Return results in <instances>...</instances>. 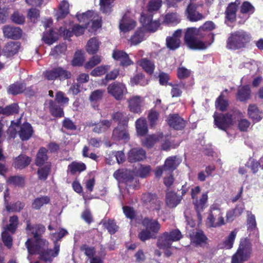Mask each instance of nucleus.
Listing matches in <instances>:
<instances>
[{
    "instance_id": "0eeeda50",
    "label": "nucleus",
    "mask_w": 263,
    "mask_h": 263,
    "mask_svg": "<svg viewBox=\"0 0 263 263\" xmlns=\"http://www.w3.org/2000/svg\"><path fill=\"white\" fill-rule=\"evenodd\" d=\"M26 230L27 232H30L32 235L35 243L34 245H39L40 243L44 245L47 243V240L43 238V235L46 231L45 227L41 223L31 224L30 220H27Z\"/></svg>"
},
{
    "instance_id": "6e6552de",
    "label": "nucleus",
    "mask_w": 263,
    "mask_h": 263,
    "mask_svg": "<svg viewBox=\"0 0 263 263\" xmlns=\"http://www.w3.org/2000/svg\"><path fill=\"white\" fill-rule=\"evenodd\" d=\"M43 75L46 79L49 81L56 79L64 81L70 79L72 76L70 71L60 66L53 68L51 70H46L43 72Z\"/></svg>"
},
{
    "instance_id": "f257e3e1",
    "label": "nucleus",
    "mask_w": 263,
    "mask_h": 263,
    "mask_svg": "<svg viewBox=\"0 0 263 263\" xmlns=\"http://www.w3.org/2000/svg\"><path fill=\"white\" fill-rule=\"evenodd\" d=\"M49 242L47 241V243L44 245L37 244L33 245L32 239L29 238L25 242V246L27 249L29 254H38L39 260L45 262H52L53 258L57 257L59 253L58 251L56 253L55 247L54 246L53 249H48Z\"/></svg>"
},
{
    "instance_id": "69168bd1",
    "label": "nucleus",
    "mask_w": 263,
    "mask_h": 263,
    "mask_svg": "<svg viewBox=\"0 0 263 263\" xmlns=\"http://www.w3.org/2000/svg\"><path fill=\"white\" fill-rule=\"evenodd\" d=\"M103 226L111 235L114 234L118 231V226L116 224L114 220L108 219L103 222Z\"/></svg>"
},
{
    "instance_id": "37998d69",
    "label": "nucleus",
    "mask_w": 263,
    "mask_h": 263,
    "mask_svg": "<svg viewBox=\"0 0 263 263\" xmlns=\"http://www.w3.org/2000/svg\"><path fill=\"white\" fill-rule=\"evenodd\" d=\"M7 181L9 184L22 187L25 184V177L22 175L11 176Z\"/></svg>"
},
{
    "instance_id": "4468645a",
    "label": "nucleus",
    "mask_w": 263,
    "mask_h": 263,
    "mask_svg": "<svg viewBox=\"0 0 263 263\" xmlns=\"http://www.w3.org/2000/svg\"><path fill=\"white\" fill-rule=\"evenodd\" d=\"M112 59L120 62L119 65L123 67H127L134 64V62L129 55L124 50L114 49L112 53Z\"/></svg>"
},
{
    "instance_id": "052dcab7",
    "label": "nucleus",
    "mask_w": 263,
    "mask_h": 263,
    "mask_svg": "<svg viewBox=\"0 0 263 263\" xmlns=\"http://www.w3.org/2000/svg\"><path fill=\"white\" fill-rule=\"evenodd\" d=\"M119 75V69L117 68L114 69L109 72H107L105 78L102 80V84L106 85L110 81L115 80Z\"/></svg>"
},
{
    "instance_id": "ea45409f",
    "label": "nucleus",
    "mask_w": 263,
    "mask_h": 263,
    "mask_svg": "<svg viewBox=\"0 0 263 263\" xmlns=\"http://www.w3.org/2000/svg\"><path fill=\"white\" fill-rule=\"evenodd\" d=\"M136 127L137 134L139 136H145L148 132L147 122L144 118H139L136 121Z\"/></svg>"
},
{
    "instance_id": "412c9836",
    "label": "nucleus",
    "mask_w": 263,
    "mask_h": 263,
    "mask_svg": "<svg viewBox=\"0 0 263 263\" xmlns=\"http://www.w3.org/2000/svg\"><path fill=\"white\" fill-rule=\"evenodd\" d=\"M34 133L33 128L30 123L27 122H24L17 132L20 139L23 141L29 140Z\"/></svg>"
},
{
    "instance_id": "864d4df0",
    "label": "nucleus",
    "mask_w": 263,
    "mask_h": 263,
    "mask_svg": "<svg viewBox=\"0 0 263 263\" xmlns=\"http://www.w3.org/2000/svg\"><path fill=\"white\" fill-rule=\"evenodd\" d=\"M160 116L159 112L155 108H153L148 111L147 119L151 127L155 126L157 124Z\"/></svg>"
},
{
    "instance_id": "c9c22d12",
    "label": "nucleus",
    "mask_w": 263,
    "mask_h": 263,
    "mask_svg": "<svg viewBox=\"0 0 263 263\" xmlns=\"http://www.w3.org/2000/svg\"><path fill=\"white\" fill-rule=\"evenodd\" d=\"M139 65L145 72L152 75L155 69L154 63L147 58H142L139 61Z\"/></svg>"
},
{
    "instance_id": "8fccbe9b",
    "label": "nucleus",
    "mask_w": 263,
    "mask_h": 263,
    "mask_svg": "<svg viewBox=\"0 0 263 263\" xmlns=\"http://www.w3.org/2000/svg\"><path fill=\"white\" fill-rule=\"evenodd\" d=\"M68 168L72 175L75 174L77 172H82L86 169V165L83 162L73 161L69 164Z\"/></svg>"
},
{
    "instance_id": "2f4dec72",
    "label": "nucleus",
    "mask_w": 263,
    "mask_h": 263,
    "mask_svg": "<svg viewBox=\"0 0 263 263\" xmlns=\"http://www.w3.org/2000/svg\"><path fill=\"white\" fill-rule=\"evenodd\" d=\"M191 239L196 246H201L207 243L208 237L202 230H198L194 235L191 236Z\"/></svg>"
},
{
    "instance_id": "2eb2a0df",
    "label": "nucleus",
    "mask_w": 263,
    "mask_h": 263,
    "mask_svg": "<svg viewBox=\"0 0 263 263\" xmlns=\"http://www.w3.org/2000/svg\"><path fill=\"white\" fill-rule=\"evenodd\" d=\"M167 124L175 130H182L186 125V121L178 114H170L167 118Z\"/></svg>"
},
{
    "instance_id": "e2e57ef3",
    "label": "nucleus",
    "mask_w": 263,
    "mask_h": 263,
    "mask_svg": "<svg viewBox=\"0 0 263 263\" xmlns=\"http://www.w3.org/2000/svg\"><path fill=\"white\" fill-rule=\"evenodd\" d=\"M237 232L235 230L232 231L229 235L226 238L223 242V245L224 248L227 249H230L233 246L234 240L236 237Z\"/></svg>"
},
{
    "instance_id": "f704fd0d",
    "label": "nucleus",
    "mask_w": 263,
    "mask_h": 263,
    "mask_svg": "<svg viewBox=\"0 0 263 263\" xmlns=\"http://www.w3.org/2000/svg\"><path fill=\"white\" fill-rule=\"evenodd\" d=\"M168 85L172 87L171 94L173 98L180 97L182 93L181 89H186L187 88V85L182 81H180L179 83L175 84L170 83L168 84Z\"/></svg>"
},
{
    "instance_id": "4c0bfd02",
    "label": "nucleus",
    "mask_w": 263,
    "mask_h": 263,
    "mask_svg": "<svg viewBox=\"0 0 263 263\" xmlns=\"http://www.w3.org/2000/svg\"><path fill=\"white\" fill-rule=\"evenodd\" d=\"M100 42L99 40L93 37L90 39L87 42L86 49L89 54H95L99 50Z\"/></svg>"
},
{
    "instance_id": "bf43d9fd",
    "label": "nucleus",
    "mask_w": 263,
    "mask_h": 263,
    "mask_svg": "<svg viewBox=\"0 0 263 263\" xmlns=\"http://www.w3.org/2000/svg\"><path fill=\"white\" fill-rule=\"evenodd\" d=\"M162 6L161 0H151L147 4V11L146 14H152L154 11H158Z\"/></svg>"
},
{
    "instance_id": "473e14b6",
    "label": "nucleus",
    "mask_w": 263,
    "mask_h": 263,
    "mask_svg": "<svg viewBox=\"0 0 263 263\" xmlns=\"http://www.w3.org/2000/svg\"><path fill=\"white\" fill-rule=\"evenodd\" d=\"M48 150L44 147H41L36 154L35 164L37 166H43L48 159Z\"/></svg>"
},
{
    "instance_id": "79ce46f5",
    "label": "nucleus",
    "mask_w": 263,
    "mask_h": 263,
    "mask_svg": "<svg viewBox=\"0 0 263 263\" xmlns=\"http://www.w3.org/2000/svg\"><path fill=\"white\" fill-rule=\"evenodd\" d=\"M172 241L167 237V234L163 233L158 238L157 242V246L160 249L171 248L172 245Z\"/></svg>"
},
{
    "instance_id": "0e129e2a",
    "label": "nucleus",
    "mask_w": 263,
    "mask_h": 263,
    "mask_svg": "<svg viewBox=\"0 0 263 263\" xmlns=\"http://www.w3.org/2000/svg\"><path fill=\"white\" fill-rule=\"evenodd\" d=\"M164 233L167 234L168 238L172 242L179 241L183 237L180 231L178 229H173L170 232H165Z\"/></svg>"
},
{
    "instance_id": "9b49d317",
    "label": "nucleus",
    "mask_w": 263,
    "mask_h": 263,
    "mask_svg": "<svg viewBox=\"0 0 263 263\" xmlns=\"http://www.w3.org/2000/svg\"><path fill=\"white\" fill-rule=\"evenodd\" d=\"M153 14H145L142 13L140 18V21L143 27L149 32H155L160 26V23L159 20H153Z\"/></svg>"
},
{
    "instance_id": "f8f14e48",
    "label": "nucleus",
    "mask_w": 263,
    "mask_h": 263,
    "mask_svg": "<svg viewBox=\"0 0 263 263\" xmlns=\"http://www.w3.org/2000/svg\"><path fill=\"white\" fill-rule=\"evenodd\" d=\"M107 91L116 100H121L124 95L127 93V89L124 83L116 81L108 85Z\"/></svg>"
},
{
    "instance_id": "09e8293b",
    "label": "nucleus",
    "mask_w": 263,
    "mask_h": 263,
    "mask_svg": "<svg viewBox=\"0 0 263 263\" xmlns=\"http://www.w3.org/2000/svg\"><path fill=\"white\" fill-rule=\"evenodd\" d=\"M19 221L18 217L17 215H13L10 216L9 219V223L6 226V231L14 234L18 226Z\"/></svg>"
},
{
    "instance_id": "4d7b16f0",
    "label": "nucleus",
    "mask_w": 263,
    "mask_h": 263,
    "mask_svg": "<svg viewBox=\"0 0 263 263\" xmlns=\"http://www.w3.org/2000/svg\"><path fill=\"white\" fill-rule=\"evenodd\" d=\"M93 15V12L92 11H87L82 14H77L76 16L80 23H84L85 26L87 27L89 24Z\"/></svg>"
},
{
    "instance_id": "338daca9",
    "label": "nucleus",
    "mask_w": 263,
    "mask_h": 263,
    "mask_svg": "<svg viewBox=\"0 0 263 263\" xmlns=\"http://www.w3.org/2000/svg\"><path fill=\"white\" fill-rule=\"evenodd\" d=\"M144 33L141 30H137L129 40L130 45H137L143 41Z\"/></svg>"
},
{
    "instance_id": "a19ab883",
    "label": "nucleus",
    "mask_w": 263,
    "mask_h": 263,
    "mask_svg": "<svg viewBox=\"0 0 263 263\" xmlns=\"http://www.w3.org/2000/svg\"><path fill=\"white\" fill-rule=\"evenodd\" d=\"M51 169V163H47L43 166H40L37 171L38 179L40 180L45 181L49 176Z\"/></svg>"
},
{
    "instance_id": "393cba45",
    "label": "nucleus",
    "mask_w": 263,
    "mask_h": 263,
    "mask_svg": "<svg viewBox=\"0 0 263 263\" xmlns=\"http://www.w3.org/2000/svg\"><path fill=\"white\" fill-rule=\"evenodd\" d=\"M21 48V44L18 42L10 41L3 47L2 52L4 55L7 58L11 57L16 54Z\"/></svg>"
},
{
    "instance_id": "c85d7f7f",
    "label": "nucleus",
    "mask_w": 263,
    "mask_h": 263,
    "mask_svg": "<svg viewBox=\"0 0 263 263\" xmlns=\"http://www.w3.org/2000/svg\"><path fill=\"white\" fill-rule=\"evenodd\" d=\"M180 163V161L178 159L177 157L173 156L167 158L163 165L165 172H168V173L172 174Z\"/></svg>"
},
{
    "instance_id": "1a4fd4ad",
    "label": "nucleus",
    "mask_w": 263,
    "mask_h": 263,
    "mask_svg": "<svg viewBox=\"0 0 263 263\" xmlns=\"http://www.w3.org/2000/svg\"><path fill=\"white\" fill-rule=\"evenodd\" d=\"M128 120L124 119L122 123L118 124L112 131V138L114 140L119 141H123L127 142L129 140V135L128 131Z\"/></svg>"
},
{
    "instance_id": "49530a36",
    "label": "nucleus",
    "mask_w": 263,
    "mask_h": 263,
    "mask_svg": "<svg viewBox=\"0 0 263 263\" xmlns=\"http://www.w3.org/2000/svg\"><path fill=\"white\" fill-rule=\"evenodd\" d=\"M248 114L249 118L256 122L259 121L261 119L260 111L257 106L255 104L249 105L248 109Z\"/></svg>"
},
{
    "instance_id": "9d476101",
    "label": "nucleus",
    "mask_w": 263,
    "mask_h": 263,
    "mask_svg": "<svg viewBox=\"0 0 263 263\" xmlns=\"http://www.w3.org/2000/svg\"><path fill=\"white\" fill-rule=\"evenodd\" d=\"M213 118L215 125L219 129L225 132H227L234 123L233 116L229 112L220 113L218 115H214Z\"/></svg>"
},
{
    "instance_id": "7c9ffc66",
    "label": "nucleus",
    "mask_w": 263,
    "mask_h": 263,
    "mask_svg": "<svg viewBox=\"0 0 263 263\" xmlns=\"http://www.w3.org/2000/svg\"><path fill=\"white\" fill-rule=\"evenodd\" d=\"M68 231L64 228H60L58 232L50 234L53 240V245L55 247L56 253L58 251H60V245L59 241H61V240L68 235Z\"/></svg>"
},
{
    "instance_id": "e433bc0d",
    "label": "nucleus",
    "mask_w": 263,
    "mask_h": 263,
    "mask_svg": "<svg viewBox=\"0 0 263 263\" xmlns=\"http://www.w3.org/2000/svg\"><path fill=\"white\" fill-rule=\"evenodd\" d=\"M148 83V80L146 79L145 75L142 72L137 73L130 79V84L133 86L138 85L144 86Z\"/></svg>"
},
{
    "instance_id": "5fc2aeb1",
    "label": "nucleus",
    "mask_w": 263,
    "mask_h": 263,
    "mask_svg": "<svg viewBox=\"0 0 263 263\" xmlns=\"http://www.w3.org/2000/svg\"><path fill=\"white\" fill-rule=\"evenodd\" d=\"M228 106V100L224 99V96L221 93L215 101L216 108L221 111H224L227 109Z\"/></svg>"
},
{
    "instance_id": "cd10ccee",
    "label": "nucleus",
    "mask_w": 263,
    "mask_h": 263,
    "mask_svg": "<svg viewBox=\"0 0 263 263\" xmlns=\"http://www.w3.org/2000/svg\"><path fill=\"white\" fill-rule=\"evenodd\" d=\"M48 104L49 112L52 117L60 118L64 116V106L51 100L49 101Z\"/></svg>"
},
{
    "instance_id": "b1692460",
    "label": "nucleus",
    "mask_w": 263,
    "mask_h": 263,
    "mask_svg": "<svg viewBox=\"0 0 263 263\" xmlns=\"http://www.w3.org/2000/svg\"><path fill=\"white\" fill-rule=\"evenodd\" d=\"M208 199V196L207 193H204L202 194L201 198L199 199L197 198L193 200V203L196 212H197V217L199 219H201V213L206 208V202Z\"/></svg>"
},
{
    "instance_id": "774afa93",
    "label": "nucleus",
    "mask_w": 263,
    "mask_h": 263,
    "mask_svg": "<svg viewBox=\"0 0 263 263\" xmlns=\"http://www.w3.org/2000/svg\"><path fill=\"white\" fill-rule=\"evenodd\" d=\"M163 22L167 24H177L180 20L177 13H170L165 15Z\"/></svg>"
},
{
    "instance_id": "6e6d98bb",
    "label": "nucleus",
    "mask_w": 263,
    "mask_h": 263,
    "mask_svg": "<svg viewBox=\"0 0 263 263\" xmlns=\"http://www.w3.org/2000/svg\"><path fill=\"white\" fill-rule=\"evenodd\" d=\"M4 115L9 116L19 112L20 107L17 103H13L4 107Z\"/></svg>"
},
{
    "instance_id": "4be33fe9",
    "label": "nucleus",
    "mask_w": 263,
    "mask_h": 263,
    "mask_svg": "<svg viewBox=\"0 0 263 263\" xmlns=\"http://www.w3.org/2000/svg\"><path fill=\"white\" fill-rule=\"evenodd\" d=\"M136 24V22L126 13L120 20L119 28L121 31L125 33L134 29Z\"/></svg>"
},
{
    "instance_id": "3c124183",
    "label": "nucleus",
    "mask_w": 263,
    "mask_h": 263,
    "mask_svg": "<svg viewBox=\"0 0 263 263\" xmlns=\"http://www.w3.org/2000/svg\"><path fill=\"white\" fill-rule=\"evenodd\" d=\"M215 218L213 214L211 212L209 214V215L207 218V220H206V224L210 227H214V228L218 227L221 226L222 225L224 224V223H225L224 221V218L222 216H220L218 218L217 222H215Z\"/></svg>"
},
{
    "instance_id": "58836bf2",
    "label": "nucleus",
    "mask_w": 263,
    "mask_h": 263,
    "mask_svg": "<svg viewBox=\"0 0 263 263\" xmlns=\"http://www.w3.org/2000/svg\"><path fill=\"white\" fill-rule=\"evenodd\" d=\"M50 198L48 196H41L35 198L32 202V208L34 210H40L44 205L48 204Z\"/></svg>"
},
{
    "instance_id": "a878e982",
    "label": "nucleus",
    "mask_w": 263,
    "mask_h": 263,
    "mask_svg": "<svg viewBox=\"0 0 263 263\" xmlns=\"http://www.w3.org/2000/svg\"><path fill=\"white\" fill-rule=\"evenodd\" d=\"M31 161V157L22 154L14 158L12 166L16 169L22 170L27 167Z\"/></svg>"
},
{
    "instance_id": "de8ad7c7",
    "label": "nucleus",
    "mask_w": 263,
    "mask_h": 263,
    "mask_svg": "<svg viewBox=\"0 0 263 263\" xmlns=\"http://www.w3.org/2000/svg\"><path fill=\"white\" fill-rule=\"evenodd\" d=\"M42 39L46 44L51 45L58 39V34L51 29L48 32H44Z\"/></svg>"
},
{
    "instance_id": "7ed1b4c3",
    "label": "nucleus",
    "mask_w": 263,
    "mask_h": 263,
    "mask_svg": "<svg viewBox=\"0 0 263 263\" xmlns=\"http://www.w3.org/2000/svg\"><path fill=\"white\" fill-rule=\"evenodd\" d=\"M251 36L243 30L230 34L227 40L226 47L230 50H239L245 48L251 41Z\"/></svg>"
},
{
    "instance_id": "72a5a7b5",
    "label": "nucleus",
    "mask_w": 263,
    "mask_h": 263,
    "mask_svg": "<svg viewBox=\"0 0 263 263\" xmlns=\"http://www.w3.org/2000/svg\"><path fill=\"white\" fill-rule=\"evenodd\" d=\"M25 89L26 84L17 81L9 86L7 91L8 93L14 96L23 93Z\"/></svg>"
},
{
    "instance_id": "603ef678",
    "label": "nucleus",
    "mask_w": 263,
    "mask_h": 263,
    "mask_svg": "<svg viewBox=\"0 0 263 263\" xmlns=\"http://www.w3.org/2000/svg\"><path fill=\"white\" fill-rule=\"evenodd\" d=\"M110 68L109 65H102L95 68L90 72V74L92 77H101L106 74Z\"/></svg>"
},
{
    "instance_id": "dca6fc26",
    "label": "nucleus",
    "mask_w": 263,
    "mask_h": 263,
    "mask_svg": "<svg viewBox=\"0 0 263 263\" xmlns=\"http://www.w3.org/2000/svg\"><path fill=\"white\" fill-rule=\"evenodd\" d=\"M215 25L212 21H206L199 28H196V31L200 34L202 38H204L205 36L210 37L211 40V43L209 45L211 44L214 40V35L210 32L215 28Z\"/></svg>"
},
{
    "instance_id": "ddd939ff",
    "label": "nucleus",
    "mask_w": 263,
    "mask_h": 263,
    "mask_svg": "<svg viewBox=\"0 0 263 263\" xmlns=\"http://www.w3.org/2000/svg\"><path fill=\"white\" fill-rule=\"evenodd\" d=\"M182 34L181 29H177L171 36H168L165 40L166 48L171 51H175L181 46V37Z\"/></svg>"
},
{
    "instance_id": "c03bdc74",
    "label": "nucleus",
    "mask_w": 263,
    "mask_h": 263,
    "mask_svg": "<svg viewBox=\"0 0 263 263\" xmlns=\"http://www.w3.org/2000/svg\"><path fill=\"white\" fill-rule=\"evenodd\" d=\"M69 5L67 1H63L59 5V9L57 13V19L65 18L69 13Z\"/></svg>"
},
{
    "instance_id": "aec40b11",
    "label": "nucleus",
    "mask_w": 263,
    "mask_h": 263,
    "mask_svg": "<svg viewBox=\"0 0 263 263\" xmlns=\"http://www.w3.org/2000/svg\"><path fill=\"white\" fill-rule=\"evenodd\" d=\"M146 158V152L142 148H133L127 154L129 162L134 163L143 161Z\"/></svg>"
},
{
    "instance_id": "5701e85b",
    "label": "nucleus",
    "mask_w": 263,
    "mask_h": 263,
    "mask_svg": "<svg viewBox=\"0 0 263 263\" xmlns=\"http://www.w3.org/2000/svg\"><path fill=\"white\" fill-rule=\"evenodd\" d=\"M128 107L131 112L139 114L141 112V107L143 103L142 97L139 96H133L128 100Z\"/></svg>"
},
{
    "instance_id": "a18cd8bd",
    "label": "nucleus",
    "mask_w": 263,
    "mask_h": 263,
    "mask_svg": "<svg viewBox=\"0 0 263 263\" xmlns=\"http://www.w3.org/2000/svg\"><path fill=\"white\" fill-rule=\"evenodd\" d=\"M243 209L237 205L234 209L229 210L226 213V221L228 222L233 221L236 216H240L243 213Z\"/></svg>"
},
{
    "instance_id": "6ab92c4d",
    "label": "nucleus",
    "mask_w": 263,
    "mask_h": 263,
    "mask_svg": "<svg viewBox=\"0 0 263 263\" xmlns=\"http://www.w3.org/2000/svg\"><path fill=\"white\" fill-rule=\"evenodd\" d=\"M198 6L193 3H190L186 9L187 20L191 22H196L204 18L202 13L197 11Z\"/></svg>"
},
{
    "instance_id": "680f3d73",
    "label": "nucleus",
    "mask_w": 263,
    "mask_h": 263,
    "mask_svg": "<svg viewBox=\"0 0 263 263\" xmlns=\"http://www.w3.org/2000/svg\"><path fill=\"white\" fill-rule=\"evenodd\" d=\"M102 59L100 55H93L88 61L84 65V67L86 69H91L98 65L101 62Z\"/></svg>"
},
{
    "instance_id": "c756f323",
    "label": "nucleus",
    "mask_w": 263,
    "mask_h": 263,
    "mask_svg": "<svg viewBox=\"0 0 263 263\" xmlns=\"http://www.w3.org/2000/svg\"><path fill=\"white\" fill-rule=\"evenodd\" d=\"M251 90L249 85H243L238 89L236 95L237 100L240 102H245L251 97Z\"/></svg>"
},
{
    "instance_id": "bb28decb",
    "label": "nucleus",
    "mask_w": 263,
    "mask_h": 263,
    "mask_svg": "<svg viewBox=\"0 0 263 263\" xmlns=\"http://www.w3.org/2000/svg\"><path fill=\"white\" fill-rule=\"evenodd\" d=\"M182 200V197L174 191H170L166 193L165 203L170 208L176 207Z\"/></svg>"
},
{
    "instance_id": "39448f33",
    "label": "nucleus",
    "mask_w": 263,
    "mask_h": 263,
    "mask_svg": "<svg viewBox=\"0 0 263 263\" xmlns=\"http://www.w3.org/2000/svg\"><path fill=\"white\" fill-rule=\"evenodd\" d=\"M252 252V245L245 240L240 241L238 248L232 257L231 263H243L251 257Z\"/></svg>"
},
{
    "instance_id": "423d86ee",
    "label": "nucleus",
    "mask_w": 263,
    "mask_h": 263,
    "mask_svg": "<svg viewBox=\"0 0 263 263\" xmlns=\"http://www.w3.org/2000/svg\"><path fill=\"white\" fill-rule=\"evenodd\" d=\"M140 199L142 205L149 211L159 212L162 209L163 202L156 193H143Z\"/></svg>"
},
{
    "instance_id": "20e7f679",
    "label": "nucleus",
    "mask_w": 263,
    "mask_h": 263,
    "mask_svg": "<svg viewBox=\"0 0 263 263\" xmlns=\"http://www.w3.org/2000/svg\"><path fill=\"white\" fill-rule=\"evenodd\" d=\"M200 39L202 38L196 31V27L186 28L184 33V43L189 49L194 50L205 49L207 47L205 43Z\"/></svg>"
},
{
    "instance_id": "f3484780",
    "label": "nucleus",
    "mask_w": 263,
    "mask_h": 263,
    "mask_svg": "<svg viewBox=\"0 0 263 263\" xmlns=\"http://www.w3.org/2000/svg\"><path fill=\"white\" fill-rule=\"evenodd\" d=\"M4 37L13 40H18L22 36V30L18 27L12 25H6L3 27Z\"/></svg>"
},
{
    "instance_id": "13d9d810",
    "label": "nucleus",
    "mask_w": 263,
    "mask_h": 263,
    "mask_svg": "<svg viewBox=\"0 0 263 263\" xmlns=\"http://www.w3.org/2000/svg\"><path fill=\"white\" fill-rule=\"evenodd\" d=\"M25 206V203L20 201H17L12 204L5 205L6 210L9 212H20Z\"/></svg>"
},
{
    "instance_id": "a211bd4d",
    "label": "nucleus",
    "mask_w": 263,
    "mask_h": 263,
    "mask_svg": "<svg viewBox=\"0 0 263 263\" xmlns=\"http://www.w3.org/2000/svg\"><path fill=\"white\" fill-rule=\"evenodd\" d=\"M239 4L240 0H235L234 2H231L228 5L224 12L226 21L231 23L235 22L236 20V13Z\"/></svg>"
},
{
    "instance_id": "f03ea898",
    "label": "nucleus",
    "mask_w": 263,
    "mask_h": 263,
    "mask_svg": "<svg viewBox=\"0 0 263 263\" xmlns=\"http://www.w3.org/2000/svg\"><path fill=\"white\" fill-rule=\"evenodd\" d=\"M142 225L145 228L138 233L139 239L145 242L151 239H156L157 235L161 229V224L158 219L145 217L141 221Z\"/></svg>"
}]
</instances>
